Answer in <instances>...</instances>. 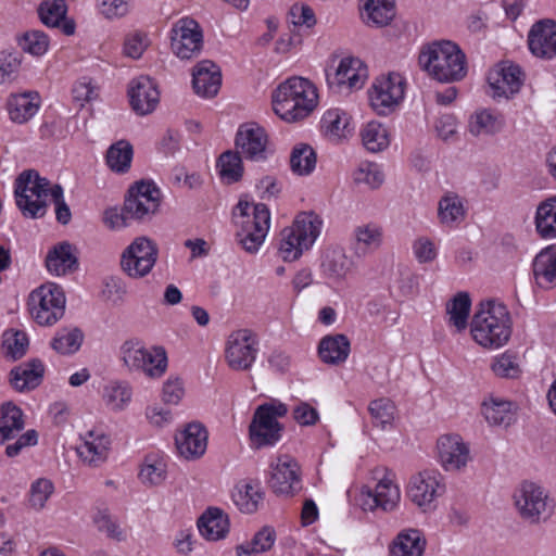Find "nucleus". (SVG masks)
I'll return each instance as SVG.
<instances>
[{"label":"nucleus","instance_id":"obj_1","mask_svg":"<svg viewBox=\"0 0 556 556\" xmlns=\"http://www.w3.org/2000/svg\"><path fill=\"white\" fill-rule=\"evenodd\" d=\"M418 64L429 77L439 83L460 81L468 72L466 54L458 45L450 40L433 41L424 47Z\"/></svg>","mask_w":556,"mask_h":556},{"label":"nucleus","instance_id":"obj_2","mask_svg":"<svg viewBox=\"0 0 556 556\" xmlns=\"http://www.w3.org/2000/svg\"><path fill=\"white\" fill-rule=\"evenodd\" d=\"M274 112L286 122L307 117L317 106L316 87L306 78L291 77L273 92Z\"/></svg>","mask_w":556,"mask_h":556},{"label":"nucleus","instance_id":"obj_3","mask_svg":"<svg viewBox=\"0 0 556 556\" xmlns=\"http://www.w3.org/2000/svg\"><path fill=\"white\" fill-rule=\"evenodd\" d=\"M470 333L483 348L505 345L511 336V320L506 306L494 301L480 303L470 323Z\"/></svg>","mask_w":556,"mask_h":556},{"label":"nucleus","instance_id":"obj_4","mask_svg":"<svg viewBox=\"0 0 556 556\" xmlns=\"http://www.w3.org/2000/svg\"><path fill=\"white\" fill-rule=\"evenodd\" d=\"M323 228V219L315 212H301L290 227L280 232L278 254L285 262H292L309 250Z\"/></svg>","mask_w":556,"mask_h":556},{"label":"nucleus","instance_id":"obj_5","mask_svg":"<svg viewBox=\"0 0 556 556\" xmlns=\"http://www.w3.org/2000/svg\"><path fill=\"white\" fill-rule=\"evenodd\" d=\"M119 357L129 372L161 378L168 365L167 354L162 346L146 348L138 340H127L119 349Z\"/></svg>","mask_w":556,"mask_h":556},{"label":"nucleus","instance_id":"obj_6","mask_svg":"<svg viewBox=\"0 0 556 556\" xmlns=\"http://www.w3.org/2000/svg\"><path fill=\"white\" fill-rule=\"evenodd\" d=\"M50 190V181L36 170L21 173L15 180V199L22 214L30 218L42 217L47 212Z\"/></svg>","mask_w":556,"mask_h":556},{"label":"nucleus","instance_id":"obj_7","mask_svg":"<svg viewBox=\"0 0 556 556\" xmlns=\"http://www.w3.org/2000/svg\"><path fill=\"white\" fill-rule=\"evenodd\" d=\"M282 403H265L260 405L249 426V439L254 448H265L276 445L282 438L283 426L278 418L287 414Z\"/></svg>","mask_w":556,"mask_h":556},{"label":"nucleus","instance_id":"obj_8","mask_svg":"<svg viewBox=\"0 0 556 556\" xmlns=\"http://www.w3.org/2000/svg\"><path fill=\"white\" fill-rule=\"evenodd\" d=\"M65 294L55 283H46L33 290L28 298V309L40 326H52L65 312Z\"/></svg>","mask_w":556,"mask_h":556},{"label":"nucleus","instance_id":"obj_9","mask_svg":"<svg viewBox=\"0 0 556 556\" xmlns=\"http://www.w3.org/2000/svg\"><path fill=\"white\" fill-rule=\"evenodd\" d=\"M445 491V479L441 472L422 470L410 477L407 485V497L424 513H430L437 508L438 500Z\"/></svg>","mask_w":556,"mask_h":556},{"label":"nucleus","instance_id":"obj_10","mask_svg":"<svg viewBox=\"0 0 556 556\" xmlns=\"http://www.w3.org/2000/svg\"><path fill=\"white\" fill-rule=\"evenodd\" d=\"M157 257V244L147 237H138L122 253L121 268L128 277L140 279L152 271Z\"/></svg>","mask_w":556,"mask_h":556},{"label":"nucleus","instance_id":"obj_11","mask_svg":"<svg viewBox=\"0 0 556 556\" xmlns=\"http://www.w3.org/2000/svg\"><path fill=\"white\" fill-rule=\"evenodd\" d=\"M257 352V337L249 329L232 331L225 343V359L232 370L250 369L256 359Z\"/></svg>","mask_w":556,"mask_h":556},{"label":"nucleus","instance_id":"obj_12","mask_svg":"<svg viewBox=\"0 0 556 556\" xmlns=\"http://www.w3.org/2000/svg\"><path fill=\"white\" fill-rule=\"evenodd\" d=\"M203 47V34L199 23L190 17H182L170 29V48L181 60H189L200 54Z\"/></svg>","mask_w":556,"mask_h":556},{"label":"nucleus","instance_id":"obj_13","mask_svg":"<svg viewBox=\"0 0 556 556\" xmlns=\"http://www.w3.org/2000/svg\"><path fill=\"white\" fill-rule=\"evenodd\" d=\"M404 98V79L399 73H391L376 79L369 90V101L379 115L391 113Z\"/></svg>","mask_w":556,"mask_h":556},{"label":"nucleus","instance_id":"obj_14","mask_svg":"<svg viewBox=\"0 0 556 556\" xmlns=\"http://www.w3.org/2000/svg\"><path fill=\"white\" fill-rule=\"evenodd\" d=\"M519 516L529 523H539L547 511V494L544 489L530 481H523L514 493Z\"/></svg>","mask_w":556,"mask_h":556},{"label":"nucleus","instance_id":"obj_15","mask_svg":"<svg viewBox=\"0 0 556 556\" xmlns=\"http://www.w3.org/2000/svg\"><path fill=\"white\" fill-rule=\"evenodd\" d=\"M160 201V189L151 181H140L129 189L124 203L125 212L132 220H143L155 214Z\"/></svg>","mask_w":556,"mask_h":556},{"label":"nucleus","instance_id":"obj_16","mask_svg":"<svg viewBox=\"0 0 556 556\" xmlns=\"http://www.w3.org/2000/svg\"><path fill=\"white\" fill-rule=\"evenodd\" d=\"M400 500L401 492L399 485L390 473H386L374 490L368 486L363 488L357 501L363 510L372 511L380 508L383 511H391L399 505Z\"/></svg>","mask_w":556,"mask_h":556},{"label":"nucleus","instance_id":"obj_17","mask_svg":"<svg viewBox=\"0 0 556 556\" xmlns=\"http://www.w3.org/2000/svg\"><path fill=\"white\" fill-rule=\"evenodd\" d=\"M438 462L446 472L464 471L471 462L469 445L458 434H445L437 442Z\"/></svg>","mask_w":556,"mask_h":556},{"label":"nucleus","instance_id":"obj_18","mask_svg":"<svg viewBox=\"0 0 556 556\" xmlns=\"http://www.w3.org/2000/svg\"><path fill=\"white\" fill-rule=\"evenodd\" d=\"M236 148L245 160L253 162L265 161L270 154L265 129L254 123L240 126L236 136Z\"/></svg>","mask_w":556,"mask_h":556},{"label":"nucleus","instance_id":"obj_19","mask_svg":"<svg viewBox=\"0 0 556 556\" xmlns=\"http://www.w3.org/2000/svg\"><path fill=\"white\" fill-rule=\"evenodd\" d=\"M488 84L493 99H509L522 85L521 68L509 62L498 63L490 70Z\"/></svg>","mask_w":556,"mask_h":556},{"label":"nucleus","instance_id":"obj_20","mask_svg":"<svg viewBox=\"0 0 556 556\" xmlns=\"http://www.w3.org/2000/svg\"><path fill=\"white\" fill-rule=\"evenodd\" d=\"M326 77L329 87L337 88L338 91L357 90L364 86L368 71L362 60L348 56L340 61L333 73L327 72Z\"/></svg>","mask_w":556,"mask_h":556},{"label":"nucleus","instance_id":"obj_21","mask_svg":"<svg viewBox=\"0 0 556 556\" xmlns=\"http://www.w3.org/2000/svg\"><path fill=\"white\" fill-rule=\"evenodd\" d=\"M269 485L278 495L292 496L299 492L302 484L298 462L288 455L279 457L271 466Z\"/></svg>","mask_w":556,"mask_h":556},{"label":"nucleus","instance_id":"obj_22","mask_svg":"<svg viewBox=\"0 0 556 556\" xmlns=\"http://www.w3.org/2000/svg\"><path fill=\"white\" fill-rule=\"evenodd\" d=\"M320 273L332 282H342L355 269V262L341 247H328L320 256Z\"/></svg>","mask_w":556,"mask_h":556},{"label":"nucleus","instance_id":"obj_23","mask_svg":"<svg viewBox=\"0 0 556 556\" xmlns=\"http://www.w3.org/2000/svg\"><path fill=\"white\" fill-rule=\"evenodd\" d=\"M236 224L239 231L267 235L270 225V213L263 203H249L239 201L235 212Z\"/></svg>","mask_w":556,"mask_h":556},{"label":"nucleus","instance_id":"obj_24","mask_svg":"<svg viewBox=\"0 0 556 556\" xmlns=\"http://www.w3.org/2000/svg\"><path fill=\"white\" fill-rule=\"evenodd\" d=\"M110 445L111 439L103 430H89L81 437L77 454L85 465L99 467L108 459Z\"/></svg>","mask_w":556,"mask_h":556},{"label":"nucleus","instance_id":"obj_25","mask_svg":"<svg viewBox=\"0 0 556 556\" xmlns=\"http://www.w3.org/2000/svg\"><path fill=\"white\" fill-rule=\"evenodd\" d=\"M531 53L541 59L556 56V22L542 20L536 22L528 35Z\"/></svg>","mask_w":556,"mask_h":556},{"label":"nucleus","instance_id":"obj_26","mask_svg":"<svg viewBox=\"0 0 556 556\" xmlns=\"http://www.w3.org/2000/svg\"><path fill=\"white\" fill-rule=\"evenodd\" d=\"M128 96L132 110L140 115L151 113L160 100L157 87L148 76L132 79L129 85Z\"/></svg>","mask_w":556,"mask_h":556},{"label":"nucleus","instance_id":"obj_27","mask_svg":"<svg viewBox=\"0 0 556 556\" xmlns=\"http://www.w3.org/2000/svg\"><path fill=\"white\" fill-rule=\"evenodd\" d=\"M176 446L179 455L185 459H198L206 451L207 431L198 422L189 424L176 438Z\"/></svg>","mask_w":556,"mask_h":556},{"label":"nucleus","instance_id":"obj_28","mask_svg":"<svg viewBox=\"0 0 556 556\" xmlns=\"http://www.w3.org/2000/svg\"><path fill=\"white\" fill-rule=\"evenodd\" d=\"M222 84L219 67L210 60L199 62L192 73V85L197 94L212 98L217 94Z\"/></svg>","mask_w":556,"mask_h":556},{"label":"nucleus","instance_id":"obj_29","mask_svg":"<svg viewBox=\"0 0 556 556\" xmlns=\"http://www.w3.org/2000/svg\"><path fill=\"white\" fill-rule=\"evenodd\" d=\"M359 12L367 26L383 27L395 16L394 0H359Z\"/></svg>","mask_w":556,"mask_h":556},{"label":"nucleus","instance_id":"obj_30","mask_svg":"<svg viewBox=\"0 0 556 556\" xmlns=\"http://www.w3.org/2000/svg\"><path fill=\"white\" fill-rule=\"evenodd\" d=\"M533 276L539 288L549 290L556 287V245L543 249L533 261Z\"/></svg>","mask_w":556,"mask_h":556},{"label":"nucleus","instance_id":"obj_31","mask_svg":"<svg viewBox=\"0 0 556 556\" xmlns=\"http://www.w3.org/2000/svg\"><path fill=\"white\" fill-rule=\"evenodd\" d=\"M43 372L45 367L39 359L23 363L11 370V386L18 392L34 390L41 383Z\"/></svg>","mask_w":556,"mask_h":556},{"label":"nucleus","instance_id":"obj_32","mask_svg":"<svg viewBox=\"0 0 556 556\" xmlns=\"http://www.w3.org/2000/svg\"><path fill=\"white\" fill-rule=\"evenodd\" d=\"M383 228L377 223L356 226L352 233L353 248L356 253L366 255L380 249L383 243Z\"/></svg>","mask_w":556,"mask_h":556},{"label":"nucleus","instance_id":"obj_33","mask_svg":"<svg viewBox=\"0 0 556 556\" xmlns=\"http://www.w3.org/2000/svg\"><path fill=\"white\" fill-rule=\"evenodd\" d=\"M466 217L464 199L455 192H445L438 203V218L441 225L453 228Z\"/></svg>","mask_w":556,"mask_h":556},{"label":"nucleus","instance_id":"obj_34","mask_svg":"<svg viewBox=\"0 0 556 556\" xmlns=\"http://www.w3.org/2000/svg\"><path fill=\"white\" fill-rule=\"evenodd\" d=\"M77 257L68 242L54 245L47 254L46 266L49 273L55 276L66 275L77 268Z\"/></svg>","mask_w":556,"mask_h":556},{"label":"nucleus","instance_id":"obj_35","mask_svg":"<svg viewBox=\"0 0 556 556\" xmlns=\"http://www.w3.org/2000/svg\"><path fill=\"white\" fill-rule=\"evenodd\" d=\"M198 528L206 540L218 541L229 531L228 516L220 508L211 507L200 517Z\"/></svg>","mask_w":556,"mask_h":556},{"label":"nucleus","instance_id":"obj_36","mask_svg":"<svg viewBox=\"0 0 556 556\" xmlns=\"http://www.w3.org/2000/svg\"><path fill=\"white\" fill-rule=\"evenodd\" d=\"M426 548V539L418 529H404L394 539L391 556H422Z\"/></svg>","mask_w":556,"mask_h":556},{"label":"nucleus","instance_id":"obj_37","mask_svg":"<svg viewBox=\"0 0 556 556\" xmlns=\"http://www.w3.org/2000/svg\"><path fill=\"white\" fill-rule=\"evenodd\" d=\"M350 353V341L344 334L324 337L318 344L320 359L330 365L345 362Z\"/></svg>","mask_w":556,"mask_h":556},{"label":"nucleus","instance_id":"obj_38","mask_svg":"<svg viewBox=\"0 0 556 556\" xmlns=\"http://www.w3.org/2000/svg\"><path fill=\"white\" fill-rule=\"evenodd\" d=\"M232 501L242 513L256 511L263 501L261 484L255 481L239 482L232 492Z\"/></svg>","mask_w":556,"mask_h":556},{"label":"nucleus","instance_id":"obj_39","mask_svg":"<svg viewBox=\"0 0 556 556\" xmlns=\"http://www.w3.org/2000/svg\"><path fill=\"white\" fill-rule=\"evenodd\" d=\"M538 235L543 239H556V195L540 202L534 216Z\"/></svg>","mask_w":556,"mask_h":556},{"label":"nucleus","instance_id":"obj_40","mask_svg":"<svg viewBox=\"0 0 556 556\" xmlns=\"http://www.w3.org/2000/svg\"><path fill=\"white\" fill-rule=\"evenodd\" d=\"M40 103L37 93H22L13 96L8 102V111L12 122L25 124L34 117Z\"/></svg>","mask_w":556,"mask_h":556},{"label":"nucleus","instance_id":"obj_41","mask_svg":"<svg viewBox=\"0 0 556 556\" xmlns=\"http://www.w3.org/2000/svg\"><path fill=\"white\" fill-rule=\"evenodd\" d=\"M167 477V465L164 457L153 453L144 457L138 475L142 484L155 486L162 484Z\"/></svg>","mask_w":556,"mask_h":556},{"label":"nucleus","instance_id":"obj_42","mask_svg":"<svg viewBox=\"0 0 556 556\" xmlns=\"http://www.w3.org/2000/svg\"><path fill=\"white\" fill-rule=\"evenodd\" d=\"M24 415L20 407L11 402L1 406L0 444L15 437L24 428Z\"/></svg>","mask_w":556,"mask_h":556},{"label":"nucleus","instance_id":"obj_43","mask_svg":"<svg viewBox=\"0 0 556 556\" xmlns=\"http://www.w3.org/2000/svg\"><path fill=\"white\" fill-rule=\"evenodd\" d=\"M471 300L466 292L457 293L446 304L447 324L460 332L467 328Z\"/></svg>","mask_w":556,"mask_h":556},{"label":"nucleus","instance_id":"obj_44","mask_svg":"<svg viewBox=\"0 0 556 556\" xmlns=\"http://www.w3.org/2000/svg\"><path fill=\"white\" fill-rule=\"evenodd\" d=\"M361 138L363 146L369 152H380L387 149L390 144L389 134L387 128L379 122L370 121L366 123L361 129Z\"/></svg>","mask_w":556,"mask_h":556},{"label":"nucleus","instance_id":"obj_45","mask_svg":"<svg viewBox=\"0 0 556 556\" xmlns=\"http://www.w3.org/2000/svg\"><path fill=\"white\" fill-rule=\"evenodd\" d=\"M482 414L490 425L494 426H509L515 419L513 404L503 400H491L484 402L482 406Z\"/></svg>","mask_w":556,"mask_h":556},{"label":"nucleus","instance_id":"obj_46","mask_svg":"<svg viewBox=\"0 0 556 556\" xmlns=\"http://www.w3.org/2000/svg\"><path fill=\"white\" fill-rule=\"evenodd\" d=\"M132 395L131 388L126 382L111 381L102 392V399L105 405L112 410H123L130 402Z\"/></svg>","mask_w":556,"mask_h":556},{"label":"nucleus","instance_id":"obj_47","mask_svg":"<svg viewBox=\"0 0 556 556\" xmlns=\"http://www.w3.org/2000/svg\"><path fill=\"white\" fill-rule=\"evenodd\" d=\"M316 153L306 143L296 144L290 155L291 170L299 176L309 175L316 167Z\"/></svg>","mask_w":556,"mask_h":556},{"label":"nucleus","instance_id":"obj_48","mask_svg":"<svg viewBox=\"0 0 556 556\" xmlns=\"http://www.w3.org/2000/svg\"><path fill=\"white\" fill-rule=\"evenodd\" d=\"M84 334L78 328H62L51 340V348L59 354L68 355L77 352L83 343Z\"/></svg>","mask_w":556,"mask_h":556},{"label":"nucleus","instance_id":"obj_49","mask_svg":"<svg viewBox=\"0 0 556 556\" xmlns=\"http://www.w3.org/2000/svg\"><path fill=\"white\" fill-rule=\"evenodd\" d=\"M132 146L126 140L113 143L106 152V164L116 173H126L132 160Z\"/></svg>","mask_w":556,"mask_h":556},{"label":"nucleus","instance_id":"obj_50","mask_svg":"<svg viewBox=\"0 0 556 556\" xmlns=\"http://www.w3.org/2000/svg\"><path fill=\"white\" fill-rule=\"evenodd\" d=\"M275 540V530L269 527H264L254 534L251 542L237 547V556H256L257 554L267 552L273 547Z\"/></svg>","mask_w":556,"mask_h":556},{"label":"nucleus","instance_id":"obj_51","mask_svg":"<svg viewBox=\"0 0 556 556\" xmlns=\"http://www.w3.org/2000/svg\"><path fill=\"white\" fill-rule=\"evenodd\" d=\"M242 155L239 152L226 151L217 162L219 175L227 184H233L241 179L243 174Z\"/></svg>","mask_w":556,"mask_h":556},{"label":"nucleus","instance_id":"obj_52","mask_svg":"<svg viewBox=\"0 0 556 556\" xmlns=\"http://www.w3.org/2000/svg\"><path fill=\"white\" fill-rule=\"evenodd\" d=\"M502 126V121L496 115L483 110L471 116L468 128L471 135L479 137L498 132Z\"/></svg>","mask_w":556,"mask_h":556},{"label":"nucleus","instance_id":"obj_53","mask_svg":"<svg viewBox=\"0 0 556 556\" xmlns=\"http://www.w3.org/2000/svg\"><path fill=\"white\" fill-rule=\"evenodd\" d=\"M368 410L376 427L386 429L392 426L395 418V405L390 399L381 397L371 401Z\"/></svg>","mask_w":556,"mask_h":556},{"label":"nucleus","instance_id":"obj_54","mask_svg":"<svg viewBox=\"0 0 556 556\" xmlns=\"http://www.w3.org/2000/svg\"><path fill=\"white\" fill-rule=\"evenodd\" d=\"M353 179L357 185H365L370 189H377L383 184L384 175L378 164L363 162L353 173Z\"/></svg>","mask_w":556,"mask_h":556},{"label":"nucleus","instance_id":"obj_55","mask_svg":"<svg viewBox=\"0 0 556 556\" xmlns=\"http://www.w3.org/2000/svg\"><path fill=\"white\" fill-rule=\"evenodd\" d=\"M28 344V338L24 331L11 329L3 333L2 349L7 357L14 361L23 357Z\"/></svg>","mask_w":556,"mask_h":556},{"label":"nucleus","instance_id":"obj_56","mask_svg":"<svg viewBox=\"0 0 556 556\" xmlns=\"http://www.w3.org/2000/svg\"><path fill=\"white\" fill-rule=\"evenodd\" d=\"M54 492V484L47 478H39L30 484L28 492L29 506L35 510L45 508L47 501Z\"/></svg>","mask_w":556,"mask_h":556},{"label":"nucleus","instance_id":"obj_57","mask_svg":"<svg viewBox=\"0 0 556 556\" xmlns=\"http://www.w3.org/2000/svg\"><path fill=\"white\" fill-rule=\"evenodd\" d=\"M66 12L64 0L43 1L38 9L41 22L48 27H58L65 18Z\"/></svg>","mask_w":556,"mask_h":556},{"label":"nucleus","instance_id":"obj_58","mask_svg":"<svg viewBox=\"0 0 556 556\" xmlns=\"http://www.w3.org/2000/svg\"><path fill=\"white\" fill-rule=\"evenodd\" d=\"M349 125V116L339 109L328 110L321 118V127L326 134L334 138L344 136V130Z\"/></svg>","mask_w":556,"mask_h":556},{"label":"nucleus","instance_id":"obj_59","mask_svg":"<svg viewBox=\"0 0 556 556\" xmlns=\"http://www.w3.org/2000/svg\"><path fill=\"white\" fill-rule=\"evenodd\" d=\"M20 46L25 52L40 56L48 51L49 38L40 30L26 31L20 39Z\"/></svg>","mask_w":556,"mask_h":556},{"label":"nucleus","instance_id":"obj_60","mask_svg":"<svg viewBox=\"0 0 556 556\" xmlns=\"http://www.w3.org/2000/svg\"><path fill=\"white\" fill-rule=\"evenodd\" d=\"M94 523L100 532H103L109 539L117 542L126 539L125 531L121 528L118 520L106 511H99L94 516Z\"/></svg>","mask_w":556,"mask_h":556},{"label":"nucleus","instance_id":"obj_61","mask_svg":"<svg viewBox=\"0 0 556 556\" xmlns=\"http://www.w3.org/2000/svg\"><path fill=\"white\" fill-rule=\"evenodd\" d=\"M491 368L497 377L502 378H516L520 372L516 356L507 352L495 357Z\"/></svg>","mask_w":556,"mask_h":556},{"label":"nucleus","instance_id":"obj_62","mask_svg":"<svg viewBox=\"0 0 556 556\" xmlns=\"http://www.w3.org/2000/svg\"><path fill=\"white\" fill-rule=\"evenodd\" d=\"M413 253L416 260L421 263H431L438 256L435 243L428 237H419L413 242Z\"/></svg>","mask_w":556,"mask_h":556},{"label":"nucleus","instance_id":"obj_63","mask_svg":"<svg viewBox=\"0 0 556 556\" xmlns=\"http://www.w3.org/2000/svg\"><path fill=\"white\" fill-rule=\"evenodd\" d=\"M129 2L130 0H98V9L105 18H117L128 13Z\"/></svg>","mask_w":556,"mask_h":556},{"label":"nucleus","instance_id":"obj_64","mask_svg":"<svg viewBox=\"0 0 556 556\" xmlns=\"http://www.w3.org/2000/svg\"><path fill=\"white\" fill-rule=\"evenodd\" d=\"M50 198L55 205L56 220L63 225L68 224L72 218V213L63 199V188L60 185L52 186L50 190Z\"/></svg>","mask_w":556,"mask_h":556}]
</instances>
